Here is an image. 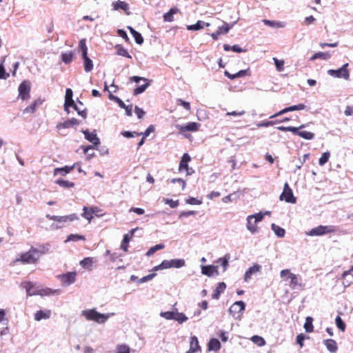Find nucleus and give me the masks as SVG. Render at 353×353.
<instances>
[{
  "label": "nucleus",
  "instance_id": "obj_2",
  "mask_svg": "<svg viewBox=\"0 0 353 353\" xmlns=\"http://www.w3.org/2000/svg\"><path fill=\"white\" fill-rule=\"evenodd\" d=\"M304 125L299 126V128L292 126H279L277 129L283 132H292L293 134L298 135L305 139L311 140L314 137V134L308 131H300L299 130L303 128Z\"/></svg>",
  "mask_w": 353,
  "mask_h": 353
},
{
  "label": "nucleus",
  "instance_id": "obj_30",
  "mask_svg": "<svg viewBox=\"0 0 353 353\" xmlns=\"http://www.w3.org/2000/svg\"><path fill=\"white\" fill-rule=\"evenodd\" d=\"M263 23L268 26L276 28H281L285 27V23L281 21H271L268 19H263Z\"/></svg>",
  "mask_w": 353,
  "mask_h": 353
},
{
  "label": "nucleus",
  "instance_id": "obj_58",
  "mask_svg": "<svg viewBox=\"0 0 353 353\" xmlns=\"http://www.w3.org/2000/svg\"><path fill=\"white\" fill-rule=\"evenodd\" d=\"M185 203L190 205H201L202 203V200L194 197H190L185 200Z\"/></svg>",
  "mask_w": 353,
  "mask_h": 353
},
{
  "label": "nucleus",
  "instance_id": "obj_49",
  "mask_svg": "<svg viewBox=\"0 0 353 353\" xmlns=\"http://www.w3.org/2000/svg\"><path fill=\"white\" fill-rule=\"evenodd\" d=\"M149 85H150V83L148 81H146L145 84H143L141 86L137 87L134 90V92H133L134 95H138V94L143 92Z\"/></svg>",
  "mask_w": 353,
  "mask_h": 353
},
{
  "label": "nucleus",
  "instance_id": "obj_18",
  "mask_svg": "<svg viewBox=\"0 0 353 353\" xmlns=\"http://www.w3.org/2000/svg\"><path fill=\"white\" fill-rule=\"evenodd\" d=\"M112 6L114 10H118L121 9V10H123L127 14H130V12L128 11L129 10V5H128V3H127L125 1H114V2H112Z\"/></svg>",
  "mask_w": 353,
  "mask_h": 353
},
{
  "label": "nucleus",
  "instance_id": "obj_37",
  "mask_svg": "<svg viewBox=\"0 0 353 353\" xmlns=\"http://www.w3.org/2000/svg\"><path fill=\"white\" fill-rule=\"evenodd\" d=\"M313 318L311 316H307L305 319V323L304 324V328L306 332L310 333L313 332L314 326H313Z\"/></svg>",
  "mask_w": 353,
  "mask_h": 353
},
{
  "label": "nucleus",
  "instance_id": "obj_8",
  "mask_svg": "<svg viewBox=\"0 0 353 353\" xmlns=\"http://www.w3.org/2000/svg\"><path fill=\"white\" fill-rule=\"evenodd\" d=\"M287 276L288 279L290 280L289 285L292 290H295L297 287H301V283H299V279L298 276L290 272V270L288 269L283 270L281 272V276L284 277Z\"/></svg>",
  "mask_w": 353,
  "mask_h": 353
},
{
  "label": "nucleus",
  "instance_id": "obj_16",
  "mask_svg": "<svg viewBox=\"0 0 353 353\" xmlns=\"http://www.w3.org/2000/svg\"><path fill=\"white\" fill-rule=\"evenodd\" d=\"M77 163H74L71 166L65 165L63 168H57L54 170V175L56 176L57 174H60L63 176H65L67 174L70 173L76 168Z\"/></svg>",
  "mask_w": 353,
  "mask_h": 353
},
{
  "label": "nucleus",
  "instance_id": "obj_57",
  "mask_svg": "<svg viewBox=\"0 0 353 353\" xmlns=\"http://www.w3.org/2000/svg\"><path fill=\"white\" fill-rule=\"evenodd\" d=\"M73 108L77 112L78 114L80 115L82 118L85 119L87 117V110L84 108L81 110L78 107L77 104H75Z\"/></svg>",
  "mask_w": 353,
  "mask_h": 353
},
{
  "label": "nucleus",
  "instance_id": "obj_7",
  "mask_svg": "<svg viewBox=\"0 0 353 353\" xmlns=\"http://www.w3.org/2000/svg\"><path fill=\"white\" fill-rule=\"evenodd\" d=\"M245 303L242 301H236L229 308V312L235 319H239L245 310Z\"/></svg>",
  "mask_w": 353,
  "mask_h": 353
},
{
  "label": "nucleus",
  "instance_id": "obj_39",
  "mask_svg": "<svg viewBox=\"0 0 353 353\" xmlns=\"http://www.w3.org/2000/svg\"><path fill=\"white\" fill-rule=\"evenodd\" d=\"M271 228L276 234V235L278 236L279 237H283L285 236V231L283 228L276 225L275 223H272Z\"/></svg>",
  "mask_w": 353,
  "mask_h": 353
},
{
  "label": "nucleus",
  "instance_id": "obj_3",
  "mask_svg": "<svg viewBox=\"0 0 353 353\" xmlns=\"http://www.w3.org/2000/svg\"><path fill=\"white\" fill-rule=\"evenodd\" d=\"M82 315L88 321H93L99 323H103L106 321L108 316L101 314L94 309L86 310L82 312Z\"/></svg>",
  "mask_w": 353,
  "mask_h": 353
},
{
  "label": "nucleus",
  "instance_id": "obj_45",
  "mask_svg": "<svg viewBox=\"0 0 353 353\" xmlns=\"http://www.w3.org/2000/svg\"><path fill=\"white\" fill-rule=\"evenodd\" d=\"M251 341L259 346H263L265 344L264 339L260 336L254 335L250 339Z\"/></svg>",
  "mask_w": 353,
  "mask_h": 353
},
{
  "label": "nucleus",
  "instance_id": "obj_14",
  "mask_svg": "<svg viewBox=\"0 0 353 353\" xmlns=\"http://www.w3.org/2000/svg\"><path fill=\"white\" fill-rule=\"evenodd\" d=\"M201 124L196 122H190L186 125H178L177 128L181 132H196L199 130Z\"/></svg>",
  "mask_w": 353,
  "mask_h": 353
},
{
  "label": "nucleus",
  "instance_id": "obj_34",
  "mask_svg": "<svg viewBox=\"0 0 353 353\" xmlns=\"http://www.w3.org/2000/svg\"><path fill=\"white\" fill-rule=\"evenodd\" d=\"M179 12L178 8H172L168 12L164 14L163 19L165 21L171 22L174 20L173 15Z\"/></svg>",
  "mask_w": 353,
  "mask_h": 353
},
{
  "label": "nucleus",
  "instance_id": "obj_33",
  "mask_svg": "<svg viewBox=\"0 0 353 353\" xmlns=\"http://www.w3.org/2000/svg\"><path fill=\"white\" fill-rule=\"evenodd\" d=\"M221 348V343L216 339H212L208 343V350L218 351Z\"/></svg>",
  "mask_w": 353,
  "mask_h": 353
},
{
  "label": "nucleus",
  "instance_id": "obj_40",
  "mask_svg": "<svg viewBox=\"0 0 353 353\" xmlns=\"http://www.w3.org/2000/svg\"><path fill=\"white\" fill-rule=\"evenodd\" d=\"M55 183L62 188H70L74 186V183L63 179H57Z\"/></svg>",
  "mask_w": 353,
  "mask_h": 353
},
{
  "label": "nucleus",
  "instance_id": "obj_64",
  "mask_svg": "<svg viewBox=\"0 0 353 353\" xmlns=\"http://www.w3.org/2000/svg\"><path fill=\"white\" fill-rule=\"evenodd\" d=\"M305 336L303 334H299L296 336V343L300 345L301 347H303V341Z\"/></svg>",
  "mask_w": 353,
  "mask_h": 353
},
{
  "label": "nucleus",
  "instance_id": "obj_24",
  "mask_svg": "<svg viewBox=\"0 0 353 353\" xmlns=\"http://www.w3.org/2000/svg\"><path fill=\"white\" fill-rule=\"evenodd\" d=\"M42 103V101L41 99H36L31 104L26 108L23 112V113H34L37 110V107Z\"/></svg>",
  "mask_w": 353,
  "mask_h": 353
},
{
  "label": "nucleus",
  "instance_id": "obj_22",
  "mask_svg": "<svg viewBox=\"0 0 353 353\" xmlns=\"http://www.w3.org/2000/svg\"><path fill=\"white\" fill-rule=\"evenodd\" d=\"M83 133L85 135V138L90 141V143H93L94 145H97L100 143L99 139L97 137V134L94 132H90L88 130H83Z\"/></svg>",
  "mask_w": 353,
  "mask_h": 353
},
{
  "label": "nucleus",
  "instance_id": "obj_19",
  "mask_svg": "<svg viewBox=\"0 0 353 353\" xmlns=\"http://www.w3.org/2000/svg\"><path fill=\"white\" fill-rule=\"evenodd\" d=\"M201 351V347L199 344V341L196 336H193L190 338V349L187 353H195Z\"/></svg>",
  "mask_w": 353,
  "mask_h": 353
},
{
  "label": "nucleus",
  "instance_id": "obj_63",
  "mask_svg": "<svg viewBox=\"0 0 353 353\" xmlns=\"http://www.w3.org/2000/svg\"><path fill=\"white\" fill-rule=\"evenodd\" d=\"M165 203L166 204H168L170 206V208H176L179 204L178 200L173 201L172 199H165Z\"/></svg>",
  "mask_w": 353,
  "mask_h": 353
},
{
  "label": "nucleus",
  "instance_id": "obj_10",
  "mask_svg": "<svg viewBox=\"0 0 353 353\" xmlns=\"http://www.w3.org/2000/svg\"><path fill=\"white\" fill-rule=\"evenodd\" d=\"M349 64L345 63L341 68L338 70H329L328 74L331 76L337 78H343L346 80L350 78V72L347 69Z\"/></svg>",
  "mask_w": 353,
  "mask_h": 353
},
{
  "label": "nucleus",
  "instance_id": "obj_15",
  "mask_svg": "<svg viewBox=\"0 0 353 353\" xmlns=\"http://www.w3.org/2000/svg\"><path fill=\"white\" fill-rule=\"evenodd\" d=\"M305 108V105L303 103H299L298 105H292V106L285 108L280 110L277 113H275L274 114L270 116V118L273 119L278 116H280L285 113H287L288 112L295 111V110H304Z\"/></svg>",
  "mask_w": 353,
  "mask_h": 353
},
{
  "label": "nucleus",
  "instance_id": "obj_12",
  "mask_svg": "<svg viewBox=\"0 0 353 353\" xmlns=\"http://www.w3.org/2000/svg\"><path fill=\"white\" fill-rule=\"evenodd\" d=\"M335 231L333 226L331 225H319L316 228H312L308 233L310 236H321L327 233H332Z\"/></svg>",
  "mask_w": 353,
  "mask_h": 353
},
{
  "label": "nucleus",
  "instance_id": "obj_26",
  "mask_svg": "<svg viewBox=\"0 0 353 353\" xmlns=\"http://www.w3.org/2000/svg\"><path fill=\"white\" fill-rule=\"evenodd\" d=\"M323 343L330 352H336L338 350L336 342L333 339H326L323 341Z\"/></svg>",
  "mask_w": 353,
  "mask_h": 353
},
{
  "label": "nucleus",
  "instance_id": "obj_1",
  "mask_svg": "<svg viewBox=\"0 0 353 353\" xmlns=\"http://www.w3.org/2000/svg\"><path fill=\"white\" fill-rule=\"evenodd\" d=\"M40 257L39 251L34 248H30L28 252L21 253L19 257L13 261V263H21L22 264H34Z\"/></svg>",
  "mask_w": 353,
  "mask_h": 353
},
{
  "label": "nucleus",
  "instance_id": "obj_4",
  "mask_svg": "<svg viewBox=\"0 0 353 353\" xmlns=\"http://www.w3.org/2000/svg\"><path fill=\"white\" fill-rule=\"evenodd\" d=\"M263 219V214L258 213L253 215H250L247 218V228L252 233L258 232L257 223L261 221Z\"/></svg>",
  "mask_w": 353,
  "mask_h": 353
},
{
  "label": "nucleus",
  "instance_id": "obj_20",
  "mask_svg": "<svg viewBox=\"0 0 353 353\" xmlns=\"http://www.w3.org/2000/svg\"><path fill=\"white\" fill-rule=\"evenodd\" d=\"M261 266L258 264H254L253 266L250 267L245 273L244 280L245 281H248L250 280L252 276V274L257 273L261 271Z\"/></svg>",
  "mask_w": 353,
  "mask_h": 353
},
{
  "label": "nucleus",
  "instance_id": "obj_36",
  "mask_svg": "<svg viewBox=\"0 0 353 353\" xmlns=\"http://www.w3.org/2000/svg\"><path fill=\"white\" fill-rule=\"evenodd\" d=\"M61 57L62 61L65 64H68L72 61L74 57V53L70 51L68 52L62 53Z\"/></svg>",
  "mask_w": 353,
  "mask_h": 353
},
{
  "label": "nucleus",
  "instance_id": "obj_44",
  "mask_svg": "<svg viewBox=\"0 0 353 353\" xmlns=\"http://www.w3.org/2000/svg\"><path fill=\"white\" fill-rule=\"evenodd\" d=\"M185 265V261L183 259H172L170 260V268H179Z\"/></svg>",
  "mask_w": 353,
  "mask_h": 353
},
{
  "label": "nucleus",
  "instance_id": "obj_61",
  "mask_svg": "<svg viewBox=\"0 0 353 353\" xmlns=\"http://www.w3.org/2000/svg\"><path fill=\"white\" fill-rule=\"evenodd\" d=\"M230 259L229 255H225L223 258H220L219 259V261L221 263V265L223 267L224 270H226L228 265V260Z\"/></svg>",
  "mask_w": 353,
  "mask_h": 353
},
{
  "label": "nucleus",
  "instance_id": "obj_5",
  "mask_svg": "<svg viewBox=\"0 0 353 353\" xmlns=\"http://www.w3.org/2000/svg\"><path fill=\"white\" fill-rule=\"evenodd\" d=\"M191 161V157L188 153H184L181 159L179 171H185L187 176L192 175L194 170L193 168L189 167L188 163Z\"/></svg>",
  "mask_w": 353,
  "mask_h": 353
},
{
  "label": "nucleus",
  "instance_id": "obj_31",
  "mask_svg": "<svg viewBox=\"0 0 353 353\" xmlns=\"http://www.w3.org/2000/svg\"><path fill=\"white\" fill-rule=\"evenodd\" d=\"M128 29L130 30V33L134 37L137 43L142 44L143 43V38L139 32L136 31L134 28H132L130 26H128Z\"/></svg>",
  "mask_w": 353,
  "mask_h": 353
},
{
  "label": "nucleus",
  "instance_id": "obj_55",
  "mask_svg": "<svg viewBox=\"0 0 353 353\" xmlns=\"http://www.w3.org/2000/svg\"><path fill=\"white\" fill-rule=\"evenodd\" d=\"M79 240L85 241V236L79 235V234H70L67 239V241H77Z\"/></svg>",
  "mask_w": 353,
  "mask_h": 353
},
{
  "label": "nucleus",
  "instance_id": "obj_23",
  "mask_svg": "<svg viewBox=\"0 0 353 353\" xmlns=\"http://www.w3.org/2000/svg\"><path fill=\"white\" fill-rule=\"evenodd\" d=\"M226 288V284L224 282L219 283L215 290L212 294L214 299H219L221 293H223Z\"/></svg>",
  "mask_w": 353,
  "mask_h": 353
},
{
  "label": "nucleus",
  "instance_id": "obj_60",
  "mask_svg": "<svg viewBox=\"0 0 353 353\" xmlns=\"http://www.w3.org/2000/svg\"><path fill=\"white\" fill-rule=\"evenodd\" d=\"M71 125H70V123L68 122V121H65L64 122H62V123H59L57 125H56V128L58 131H61L62 129H64V128H70Z\"/></svg>",
  "mask_w": 353,
  "mask_h": 353
},
{
  "label": "nucleus",
  "instance_id": "obj_62",
  "mask_svg": "<svg viewBox=\"0 0 353 353\" xmlns=\"http://www.w3.org/2000/svg\"><path fill=\"white\" fill-rule=\"evenodd\" d=\"M9 74L6 72V70L2 64H0V79H6L9 77Z\"/></svg>",
  "mask_w": 353,
  "mask_h": 353
},
{
  "label": "nucleus",
  "instance_id": "obj_6",
  "mask_svg": "<svg viewBox=\"0 0 353 353\" xmlns=\"http://www.w3.org/2000/svg\"><path fill=\"white\" fill-rule=\"evenodd\" d=\"M46 218L61 224L79 220V216L77 214H71L65 216L46 214Z\"/></svg>",
  "mask_w": 353,
  "mask_h": 353
},
{
  "label": "nucleus",
  "instance_id": "obj_17",
  "mask_svg": "<svg viewBox=\"0 0 353 353\" xmlns=\"http://www.w3.org/2000/svg\"><path fill=\"white\" fill-rule=\"evenodd\" d=\"M201 273L208 276H212L214 274H219L218 267L215 265L202 266Z\"/></svg>",
  "mask_w": 353,
  "mask_h": 353
},
{
  "label": "nucleus",
  "instance_id": "obj_29",
  "mask_svg": "<svg viewBox=\"0 0 353 353\" xmlns=\"http://www.w3.org/2000/svg\"><path fill=\"white\" fill-rule=\"evenodd\" d=\"M115 49L117 50V54L126 57L128 59H132V56L129 54L128 50L121 45H117L115 46Z\"/></svg>",
  "mask_w": 353,
  "mask_h": 353
},
{
  "label": "nucleus",
  "instance_id": "obj_43",
  "mask_svg": "<svg viewBox=\"0 0 353 353\" xmlns=\"http://www.w3.org/2000/svg\"><path fill=\"white\" fill-rule=\"evenodd\" d=\"M223 49L225 51L232 50L235 52H242L245 51V50H243L241 48H240L238 45H234L233 46H230L228 44H224Z\"/></svg>",
  "mask_w": 353,
  "mask_h": 353
},
{
  "label": "nucleus",
  "instance_id": "obj_41",
  "mask_svg": "<svg viewBox=\"0 0 353 353\" xmlns=\"http://www.w3.org/2000/svg\"><path fill=\"white\" fill-rule=\"evenodd\" d=\"M164 248H165V245H164V244H162V243L155 245L154 246L151 247L148 250V252H146L145 255L148 256H150L153 255L155 253V252H157L158 250H162Z\"/></svg>",
  "mask_w": 353,
  "mask_h": 353
},
{
  "label": "nucleus",
  "instance_id": "obj_32",
  "mask_svg": "<svg viewBox=\"0 0 353 353\" xmlns=\"http://www.w3.org/2000/svg\"><path fill=\"white\" fill-rule=\"evenodd\" d=\"M205 26L208 27L210 26L209 23H205L202 21H198L195 24L188 26L187 29L188 30H199L203 28V26Z\"/></svg>",
  "mask_w": 353,
  "mask_h": 353
},
{
  "label": "nucleus",
  "instance_id": "obj_35",
  "mask_svg": "<svg viewBox=\"0 0 353 353\" xmlns=\"http://www.w3.org/2000/svg\"><path fill=\"white\" fill-rule=\"evenodd\" d=\"M83 59V66L84 70L86 72H90L93 69V63L92 61L88 57V54L85 57H82Z\"/></svg>",
  "mask_w": 353,
  "mask_h": 353
},
{
  "label": "nucleus",
  "instance_id": "obj_21",
  "mask_svg": "<svg viewBox=\"0 0 353 353\" xmlns=\"http://www.w3.org/2000/svg\"><path fill=\"white\" fill-rule=\"evenodd\" d=\"M136 230H137L136 228L135 229H132V230H130V234H126L124 235L123 241L121 242V248L124 252H127L128 251V243H129V242L130 241V239L133 236L134 231Z\"/></svg>",
  "mask_w": 353,
  "mask_h": 353
},
{
  "label": "nucleus",
  "instance_id": "obj_53",
  "mask_svg": "<svg viewBox=\"0 0 353 353\" xmlns=\"http://www.w3.org/2000/svg\"><path fill=\"white\" fill-rule=\"evenodd\" d=\"M335 321L337 327L340 329L342 332H344L346 327V325L342 320V319L339 316H337L336 317Z\"/></svg>",
  "mask_w": 353,
  "mask_h": 353
},
{
  "label": "nucleus",
  "instance_id": "obj_51",
  "mask_svg": "<svg viewBox=\"0 0 353 353\" xmlns=\"http://www.w3.org/2000/svg\"><path fill=\"white\" fill-rule=\"evenodd\" d=\"M79 47L82 52V57H85L88 54V48L85 43V39H83L80 40Z\"/></svg>",
  "mask_w": 353,
  "mask_h": 353
},
{
  "label": "nucleus",
  "instance_id": "obj_25",
  "mask_svg": "<svg viewBox=\"0 0 353 353\" xmlns=\"http://www.w3.org/2000/svg\"><path fill=\"white\" fill-rule=\"evenodd\" d=\"M94 262L95 260L93 257H85L80 261L79 264L83 268L91 270Z\"/></svg>",
  "mask_w": 353,
  "mask_h": 353
},
{
  "label": "nucleus",
  "instance_id": "obj_52",
  "mask_svg": "<svg viewBox=\"0 0 353 353\" xmlns=\"http://www.w3.org/2000/svg\"><path fill=\"white\" fill-rule=\"evenodd\" d=\"M130 348L125 344L119 345L117 347V353H130Z\"/></svg>",
  "mask_w": 353,
  "mask_h": 353
},
{
  "label": "nucleus",
  "instance_id": "obj_28",
  "mask_svg": "<svg viewBox=\"0 0 353 353\" xmlns=\"http://www.w3.org/2000/svg\"><path fill=\"white\" fill-rule=\"evenodd\" d=\"M83 213L81 214V216L88 220V223H90L93 219V214L94 211L92 210V208H90L89 207L84 206L83 208Z\"/></svg>",
  "mask_w": 353,
  "mask_h": 353
},
{
  "label": "nucleus",
  "instance_id": "obj_42",
  "mask_svg": "<svg viewBox=\"0 0 353 353\" xmlns=\"http://www.w3.org/2000/svg\"><path fill=\"white\" fill-rule=\"evenodd\" d=\"M34 285L31 281H27L24 283V288L26 290L27 294L29 296L37 295V292H32V290L34 288Z\"/></svg>",
  "mask_w": 353,
  "mask_h": 353
},
{
  "label": "nucleus",
  "instance_id": "obj_54",
  "mask_svg": "<svg viewBox=\"0 0 353 353\" xmlns=\"http://www.w3.org/2000/svg\"><path fill=\"white\" fill-rule=\"evenodd\" d=\"M174 320L179 323H183L188 320L187 316L183 313H179L176 311Z\"/></svg>",
  "mask_w": 353,
  "mask_h": 353
},
{
  "label": "nucleus",
  "instance_id": "obj_38",
  "mask_svg": "<svg viewBox=\"0 0 353 353\" xmlns=\"http://www.w3.org/2000/svg\"><path fill=\"white\" fill-rule=\"evenodd\" d=\"M330 57H331V54L328 52H319L315 53L311 57V59L314 60L316 59H321L323 60H327L330 58Z\"/></svg>",
  "mask_w": 353,
  "mask_h": 353
},
{
  "label": "nucleus",
  "instance_id": "obj_56",
  "mask_svg": "<svg viewBox=\"0 0 353 353\" xmlns=\"http://www.w3.org/2000/svg\"><path fill=\"white\" fill-rule=\"evenodd\" d=\"M230 28L231 27L229 26V24L225 22L224 24L222 26L219 27L217 31L221 34H226V33H228L229 32Z\"/></svg>",
  "mask_w": 353,
  "mask_h": 353
},
{
  "label": "nucleus",
  "instance_id": "obj_11",
  "mask_svg": "<svg viewBox=\"0 0 353 353\" xmlns=\"http://www.w3.org/2000/svg\"><path fill=\"white\" fill-rule=\"evenodd\" d=\"M280 200L285 201L287 203H296V199L294 196L292 190L287 182L284 184L283 191L280 195Z\"/></svg>",
  "mask_w": 353,
  "mask_h": 353
},
{
  "label": "nucleus",
  "instance_id": "obj_48",
  "mask_svg": "<svg viewBox=\"0 0 353 353\" xmlns=\"http://www.w3.org/2000/svg\"><path fill=\"white\" fill-rule=\"evenodd\" d=\"M273 61L274 62L276 70L279 72H282L284 70V63L285 62L283 60H279L277 58L274 57Z\"/></svg>",
  "mask_w": 353,
  "mask_h": 353
},
{
  "label": "nucleus",
  "instance_id": "obj_47",
  "mask_svg": "<svg viewBox=\"0 0 353 353\" xmlns=\"http://www.w3.org/2000/svg\"><path fill=\"white\" fill-rule=\"evenodd\" d=\"M55 292H56V290L54 291V290H51L50 288H47L45 289L39 290V291L37 292V294L41 295V296H49V295L54 294Z\"/></svg>",
  "mask_w": 353,
  "mask_h": 353
},
{
  "label": "nucleus",
  "instance_id": "obj_59",
  "mask_svg": "<svg viewBox=\"0 0 353 353\" xmlns=\"http://www.w3.org/2000/svg\"><path fill=\"white\" fill-rule=\"evenodd\" d=\"M176 104L183 106L187 110H190L191 109L190 103L181 99H176Z\"/></svg>",
  "mask_w": 353,
  "mask_h": 353
},
{
  "label": "nucleus",
  "instance_id": "obj_50",
  "mask_svg": "<svg viewBox=\"0 0 353 353\" xmlns=\"http://www.w3.org/2000/svg\"><path fill=\"white\" fill-rule=\"evenodd\" d=\"M176 311H168V312H161L160 315L161 316L165 318L168 320H174Z\"/></svg>",
  "mask_w": 353,
  "mask_h": 353
},
{
  "label": "nucleus",
  "instance_id": "obj_46",
  "mask_svg": "<svg viewBox=\"0 0 353 353\" xmlns=\"http://www.w3.org/2000/svg\"><path fill=\"white\" fill-rule=\"evenodd\" d=\"M330 157V152L327 151V152H323L319 160V164L320 165H325L328 161Z\"/></svg>",
  "mask_w": 353,
  "mask_h": 353
},
{
  "label": "nucleus",
  "instance_id": "obj_9",
  "mask_svg": "<svg viewBox=\"0 0 353 353\" xmlns=\"http://www.w3.org/2000/svg\"><path fill=\"white\" fill-rule=\"evenodd\" d=\"M30 83L28 81H22L18 88L19 98L23 101L28 100L30 98Z\"/></svg>",
  "mask_w": 353,
  "mask_h": 353
},
{
  "label": "nucleus",
  "instance_id": "obj_13",
  "mask_svg": "<svg viewBox=\"0 0 353 353\" xmlns=\"http://www.w3.org/2000/svg\"><path fill=\"white\" fill-rule=\"evenodd\" d=\"M77 273L75 272H69L58 276L59 279L64 285H69L76 281Z\"/></svg>",
  "mask_w": 353,
  "mask_h": 353
},
{
  "label": "nucleus",
  "instance_id": "obj_27",
  "mask_svg": "<svg viewBox=\"0 0 353 353\" xmlns=\"http://www.w3.org/2000/svg\"><path fill=\"white\" fill-rule=\"evenodd\" d=\"M50 316V310H39L34 314V319L39 321L42 319H49Z\"/></svg>",
  "mask_w": 353,
  "mask_h": 353
}]
</instances>
